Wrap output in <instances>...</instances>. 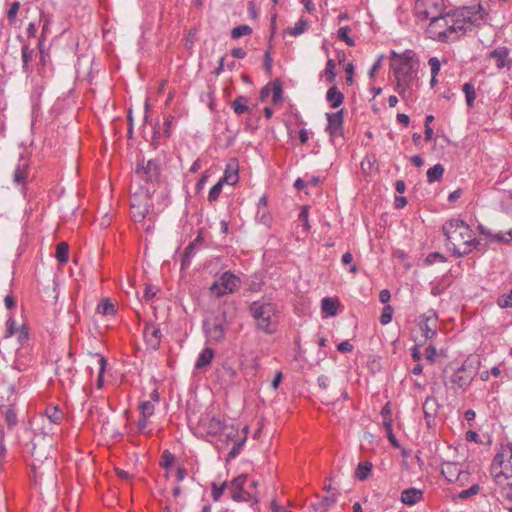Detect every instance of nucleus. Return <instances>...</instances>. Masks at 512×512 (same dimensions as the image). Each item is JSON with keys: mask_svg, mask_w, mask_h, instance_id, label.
<instances>
[{"mask_svg": "<svg viewBox=\"0 0 512 512\" xmlns=\"http://www.w3.org/2000/svg\"><path fill=\"white\" fill-rule=\"evenodd\" d=\"M438 411V402L434 397H427L423 403L424 417L428 425L434 419Z\"/></svg>", "mask_w": 512, "mask_h": 512, "instance_id": "25", "label": "nucleus"}, {"mask_svg": "<svg viewBox=\"0 0 512 512\" xmlns=\"http://www.w3.org/2000/svg\"><path fill=\"white\" fill-rule=\"evenodd\" d=\"M98 364H99V372H98V378H97V387L102 388L103 387V375L107 366V361L103 356H99L98 358Z\"/></svg>", "mask_w": 512, "mask_h": 512, "instance_id": "46", "label": "nucleus"}, {"mask_svg": "<svg viewBox=\"0 0 512 512\" xmlns=\"http://www.w3.org/2000/svg\"><path fill=\"white\" fill-rule=\"evenodd\" d=\"M252 33V28L248 25H239L232 29L231 37L233 39H238L240 37L250 35Z\"/></svg>", "mask_w": 512, "mask_h": 512, "instance_id": "40", "label": "nucleus"}, {"mask_svg": "<svg viewBox=\"0 0 512 512\" xmlns=\"http://www.w3.org/2000/svg\"><path fill=\"white\" fill-rule=\"evenodd\" d=\"M96 311L103 316H113L116 313V305L111 299L104 298L97 305Z\"/></svg>", "mask_w": 512, "mask_h": 512, "instance_id": "29", "label": "nucleus"}, {"mask_svg": "<svg viewBox=\"0 0 512 512\" xmlns=\"http://www.w3.org/2000/svg\"><path fill=\"white\" fill-rule=\"evenodd\" d=\"M19 330V328L16 327V321L11 316L6 321V331H5V337L9 338L16 334V332Z\"/></svg>", "mask_w": 512, "mask_h": 512, "instance_id": "53", "label": "nucleus"}, {"mask_svg": "<svg viewBox=\"0 0 512 512\" xmlns=\"http://www.w3.org/2000/svg\"><path fill=\"white\" fill-rule=\"evenodd\" d=\"M467 25L465 20L459 17L456 12L453 14L448 13V28H446V32H441L442 37H439V41L447 42L454 40L456 38L454 35L465 34L468 30Z\"/></svg>", "mask_w": 512, "mask_h": 512, "instance_id": "8", "label": "nucleus"}, {"mask_svg": "<svg viewBox=\"0 0 512 512\" xmlns=\"http://www.w3.org/2000/svg\"><path fill=\"white\" fill-rule=\"evenodd\" d=\"M489 57L495 60L496 67L502 69L511 66L509 59V50L507 47H498L489 53Z\"/></svg>", "mask_w": 512, "mask_h": 512, "instance_id": "22", "label": "nucleus"}, {"mask_svg": "<svg viewBox=\"0 0 512 512\" xmlns=\"http://www.w3.org/2000/svg\"><path fill=\"white\" fill-rule=\"evenodd\" d=\"M29 170V163L25 159L20 158L13 172V182L16 185L24 186L29 176Z\"/></svg>", "mask_w": 512, "mask_h": 512, "instance_id": "20", "label": "nucleus"}, {"mask_svg": "<svg viewBox=\"0 0 512 512\" xmlns=\"http://www.w3.org/2000/svg\"><path fill=\"white\" fill-rule=\"evenodd\" d=\"M299 220L303 223V226L305 230H308L310 228L309 222H308V207L304 206L299 213Z\"/></svg>", "mask_w": 512, "mask_h": 512, "instance_id": "61", "label": "nucleus"}, {"mask_svg": "<svg viewBox=\"0 0 512 512\" xmlns=\"http://www.w3.org/2000/svg\"><path fill=\"white\" fill-rule=\"evenodd\" d=\"M207 433L211 435H218L228 430L227 423L218 417H212L204 424Z\"/></svg>", "mask_w": 512, "mask_h": 512, "instance_id": "23", "label": "nucleus"}, {"mask_svg": "<svg viewBox=\"0 0 512 512\" xmlns=\"http://www.w3.org/2000/svg\"><path fill=\"white\" fill-rule=\"evenodd\" d=\"M308 23L305 20H299L294 27L290 28L288 33L293 36L301 35L307 28Z\"/></svg>", "mask_w": 512, "mask_h": 512, "instance_id": "50", "label": "nucleus"}, {"mask_svg": "<svg viewBox=\"0 0 512 512\" xmlns=\"http://www.w3.org/2000/svg\"><path fill=\"white\" fill-rule=\"evenodd\" d=\"M476 373V368L469 361H464L460 367L451 372L446 368L443 372L444 386L455 393L464 392L472 384Z\"/></svg>", "mask_w": 512, "mask_h": 512, "instance_id": "4", "label": "nucleus"}, {"mask_svg": "<svg viewBox=\"0 0 512 512\" xmlns=\"http://www.w3.org/2000/svg\"><path fill=\"white\" fill-rule=\"evenodd\" d=\"M31 455L33 458L31 467L34 473H37V469L44 462L48 461L50 465L53 464V460L49 455V451L51 449V445L48 448H38L36 443H32Z\"/></svg>", "mask_w": 512, "mask_h": 512, "instance_id": "16", "label": "nucleus"}, {"mask_svg": "<svg viewBox=\"0 0 512 512\" xmlns=\"http://www.w3.org/2000/svg\"><path fill=\"white\" fill-rule=\"evenodd\" d=\"M446 246L456 256L462 257L470 253L478 241L470 227L460 219H451L443 226Z\"/></svg>", "mask_w": 512, "mask_h": 512, "instance_id": "1", "label": "nucleus"}, {"mask_svg": "<svg viewBox=\"0 0 512 512\" xmlns=\"http://www.w3.org/2000/svg\"><path fill=\"white\" fill-rule=\"evenodd\" d=\"M491 474L497 485H504V482L510 480L512 476V444L503 447L499 451L491 464Z\"/></svg>", "mask_w": 512, "mask_h": 512, "instance_id": "6", "label": "nucleus"}, {"mask_svg": "<svg viewBox=\"0 0 512 512\" xmlns=\"http://www.w3.org/2000/svg\"><path fill=\"white\" fill-rule=\"evenodd\" d=\"M479 491H480V486H479V484L476 483V484H473L470 488L462 490L458 494V497L462 500H465V499L470 498L471 496L478 494Z\"/></svg>", "mask_w": 512, "mask_h": 512, "instance_id": "49", "label": "nucleus"}, {"mask_svg": "<svg viewBox=\"0 0 512 512\" xmlns=\"http://www.w3.org/2000/svg\"><path fill=\"white\" fill-rule=\"evenodd\" d=\"M15 335H17V340L20 344V347H23L24 344H30L28 328L25 325L19 328Z\"/></svg>", "mask_w": 512, "mask_h": 512, "instance_id": "47", "label": "nucleus"}, {"mask_svg": "<svg viewBox=\"0 0 512 512\" xmlns=\"http://www.w3.org/2000/svg\"><path fill=\"white\" fill-rule=\"evenodd\" d=\"M224 185L225 183L234 185L238 181V172L225 170L224 176L219 180Z\"/></svg>", "mask_w": 512, "mask_h": 512, "instance_id": "45", "label": "nucleus"}, {"mask_svg": "<svg viewBox=\"0 0 512 512\" xmlns=\"http://www.w3.org/2000/svg\"><path fill=\"white\" fill-rule=\"evenodd\" d=\"M46 416L49 424L58 425L63 419V412L56 406L46 409Z\"/></svg>", "mask_w": 512, "mask_h": 512, "instance_id": "30", "label": "nucleus"}, {"mask_svg": "<svg viewBox=\"0 0 512 512\" xmlns=\"http://www.w3.org/2000/svg\"><path fill=\"white\" fill-rule=\"evenodd\" d=\"M227 487V482H223L222 484L218 485L215 482L211 484V495L215 502L219 501L222 497L225 489Z\"/></svg>", "mask_w": 512, "mask_h": 512, "instance_id": "43", "label": "nucleus"}, {"mask_svg": "<svg viewBox=\"0 0 512 512\" xmlns=\"http://www.w3.org/2000/svg\"><path fill=\"white\" fill-rule=\"evenodd\" d=\"M326 100L330 103L332 108H338L344 100V95L336 86H332L326 93Z\"/></svg>", "mask_w": 512, "mask_h": 512, "instance_id": "28", "label": "nucleus"}, {"mask_svg": "<svg viewBox=\"0 0 512 512\" xmlns=\"http://www.w3.org/2000/svg\"><path fill=\"white\" fill-rule=\"evenodd\" d=\"M222 188H223L222 182L218 181L213 187H211L209 194H208V200L210 202L216 201L221 194Z\"/></svg>", "mask_w": 512, "mask_h": 512, "instance_id": "52", "label": "nucleus"}, {"mask_svg": "<svg viewBox=\"0 0 512 512\" xmlns=\"http://www.w3.org/2000/svg\"><path fill=\"white\" fill-rule=\"evenodd\" d=\"M203 330L209 342L214 344L222 342L226 335L224 318L214 317L205 320Z\"/></svg>", "mask_w": 512, "mask_h": 512, "instance_id": "7", "label": "nucleus"}, {"mask_svg": "<svg viewBox=\"0 0 512 512\" xmlns=\"http://www.w3.org/2000/svg\"><path fill=\"white\" fill-rule=\"evenodd\" d=\"M383 426L385 428V431H386V435H387V438L389 440V442L396 448H398L400 445H399V442L397 440V438L395 437V435L393 434V430H392V419H386L385 421H383Z\"/></svg>", "mask_w": 512, "mask_h": 512, "instance_id": "38", "label": "nucleus"}, {"mask_svg": "<svg viewBox=\"0 0 512 512\" xmlns=\"http://www.w3.org/2000/svg\"><path fill=\"white\" fill-rule=\"evenodd\" d=\"M416 63L412 57L392 52L391 68L397 82L396 90L401 96H406L413 89L417 78Z\"/></svg>", "mask_w": 512, "mask_h": 512, "instance_id": "2", "label": "nucleus"}, {"mask_svg": "<svg viewBox=\"0 0 512 512\" xmlns=\"http://www.w3.org/2000/svg\"><path fill=\"white\" fill-rule=\"evenodd\" d=\"M350 28L348 26L341 27L338 30V38L344 41L348 46L352 47L355 45V41L348 35Z\"/></svg>", "mask_w": 512, "mask_h": 512, "instance_id": "44", "label": "nucleus"}, {"mask_svg": "<svg viewBox=\"0 0 512 512\" xmlns=\"http://www.w3.org/2000/svg\"><path fill=\"white\" fill-rule=\"evenodd\" d=\"M215 356L214 350L210 347L204 348L198 355L195 362V369L201 370L207 367Z\"/></svg>", "mask_w": 512, "mask_h": 512, "instance_id": "26", "label": "nucleus"}, {"mask_svg": "<svg viewBox=\"0 0 512 512\" xmlns=\"http://www.w3.org/2000/svg\"><path fill=\"white\" fill-rule=\"evenodd\" d=\"M498 305L501 308L512 307V290L506 295H502L498 298Z\"/></svg>", "mask_w": 512, "mask_h": 512, "instance_id": "56", "label": "nucleus"}, {"mask_svg": "<svg viewBox=\"0 0 512 512\" xmlns=\"http://www.w3.org/2000/svg\"><path fill=\"white\" fill-rule=\"evenodd\" d=\"M19 9L20 3L18 1L12 2L9 5L6 15L10 25H13L15 23Z\"/></svg>", "mask_w": 512, "mask_h": 512, "instance_id": "41", "label": "nucleus"}, {"mask_svg": "<svg viewBox=\"0 0 512 512\" xmlns=\"http://www.w3.org/2000/svg\"><path fill=\"white\" fill-rule=\"evenodd\" d=\"M430 313L431 315H421L419 317V326L425 339H431L437 333V315L433 311H430Z\"/></svg>", "mask_w": 512, "mask_h": 512, "instance_id": "15", "label": "nucleus"}, {"mask_svg": "<svg viewBox=\"0 0 512 512\" xmlns=\"http://www.w3.org/2000/svg\"><path fill=\"white\" fill-rule=\"evenodd\" d=\"M425 14L427 18H430L427 33L431 38L439 41V37H442L441 32H446V28H448V13L430 16L431 13L426 10Z\"/></svg>", "mask_w": 512, "mask_h": 512, "instance_id": "11", "label": "nucleus"}, {"mask_svg": "<svg viewBox=\"0 0 512 512\" xmlns=\"http://www.w3.org/2000/svg\"><path fill=\"white\" fill-rule=\"evenodd\" d=\"M500 486L502 487V496L512 501V476L510 480L505 481L504 485Z\"/></svg>", "mask_w": 512, "mask_h": 512, "instance_id": "55", "label": "nucleus"}, {"mask_svg": "<svg viewBox=\"0 0 512 512\" xmlns=\"http://www.w3.org/2000/svg\"><path fill=\"white\" fill-rule=\"evenodd\" d=\"M461 471L460 466L454 462H444L442 464L441 473L445 477V479L449 482H454V479L459 478V473Z\"/></svg>", "mask_w": 512, "mask_h": 512, "instance_id": "27", "label": "nucleus"}, {"mask_svg": "<svg viewBox=\"0 0 512 512\" xmlns=\"http://www.w3.org/2000/svg\"><path fill=\"white\" fill-rule=\"evenodd\" d=\"M141 416L150 418L154 413V405L151 401H143L140 406Z\"/></svg>", "mask_w": 512, "mask_h": 512, "instance_id": "48", "label": "nucleus"}, {"mask_svg": "<svg viewBox=\"0 0 512 512\" xmlns=\"http://www.w3.org/2000/svg\"><path fill=\"white\" fill-rule=\"evenodd\" d=\"M55 257L62 264L68 261L69 246L66 242H61L57 245Z\"/></svg>", "mask_w": 512, "mask_h": 512, "instance_id": "35", "label": "nucleus"}, {"mask_svg": "<svg viewBox=\"0 0 512 512\" xmlns=\"http://www.w3.org/2000/svg\"><path fill=\"white\" fill-rule=\"evenodd\" d=\"M174 461H175V456L169 450L163 451V453L161 455V462H160L162 467L169 468L172 466Z\"/></svg>", "mask_w": 512, "mask_h": 512, "instance_id": "51", "label": "nucleus"}, {"mask_svg": "<svg viewBox=\"0 0 512 512\" xmlns=\"http://www.w3.org/2000/svg\"><path fill=\"white\" fill-rule=\"evenodd\" d=\"M151 208V201L148 193L145 192L143 198L134 196L131 198V211L135 221H143Z\"/></svg>", "mask_w": 512, "mask_h": 512, "instance_id": "12", "label": "nucleus"}, {"mask_svg": "<svg viewBox=\"0 0 512 512\" xmlns=\"http://www.w3.org/2000/svg\"><path fill=\"white\" fill-rule=\"evenodd\" d=\"M249 313L255 320L256 328L267 335L276 332L278 316L274 303L265 299L253 301L249 306Z\"/></svg>", "mask_w": 512, "mask_h": 512, "instance_id": "3", "label": "nucleus"}, {"mask_svg": "<svg viewBox=\"0 0 512 512\" xmlns=\"http://www.w3.org/2000/svg\"><path fill=\"white\" fill-rule=\"evenodd\" d=\"M328 125L326 130L330 136L334 137L341 133L343 125V110H339L335 113H326Z\"/></svg>", "mask_w": 512, "mask_h": 512, "instance_id": "19", "label": "nucleus"}, {"mask_svg": "<svg viewBox=\"0 0 512 512\" xmlns=\"http://www.w3.org/2000/svg\"><path fill=\"white\" fill-rule=\"evenodd\" d=\"M336 501H337V494H336V492H332V493H329L327 496H325L320 504L328 507V506H331L332 504H334Z\"/></svg>", "mask_w": 512, "mask_h": 512, "instance_id": "62", "label": "nucleus"}, {"mask_svg": "<svg viewBox=\"0 0 512 512\" xmlns=\"http://www.w3.org/2000/svg\"><path fill=\"white\" fill-rule=\"evenodd\" d=\"M32 360V346L24 344L23 347H18L16 350L13 368L18 371H24L31 364Z\"/></svg>", "mask_w": 512, "mask_h": 512, "instance_id": "13", "label": "nucleus"}, {"mask_svg": "<svg viewBox=\"0 0 512 512\" xmlns=\"http://www.w3.org/2000/svg\"><path fill=\"white\" fill-rule=\"evenodd\" d=\"M469 477V472L461 469L459 473V478L456 477L454 479V482L458 483L460 486H463L468 481Z\"/></svg>", "mask_w": 512, "mask_h": 512, "instance_id": "63", "label": "nucleus"}, {"mask_svg": "<svg viewBox=\"0 0 512 512\" xmlns=\"http://www.w3.org/2000/svg\"><path fill=\"white\" fill-rule=\"evenodd\" d=\"M33 50H31L27 45H23L21 49L22 62H23V71L28 73L30 71L29 62L33 59Z\"/></svg>", "mask_w": 512, "mask_h": 512, "instance_id": "36", "label": "nucleus"}, {"mask_svg": "<svg viewBox=\"0 0 512 512\" xmlns=\"http://www.w3.org/2000/svg\"><path fill=\"white\" fill-rule=\"evenodd\" d=\"M425 358L433 363L435 361V358H436V355H437V350L436 348L433 346V345H429L426 347L425 349Z\"/></svg>", "mask_w": 512, "mask_h": 512, "instance_id": "60", "label": "nucleus"}, {"mask_svg": "<svg viewBox=\"0 0 512 512\" xmlns=\"http://www.w3.org/2000/svg\"><path fill=\"white\" fill-rule=\"evenodd\" d=\"M444 174V167L442 164H435L433 167L428 169L427 171V181L429 183H434L440 181Z\"/></svg>", "mask_w": 512, "mask_h": 512, "instance_id": "31", "label": "nucleus"}, {"mask_svg": "<svg viewBox=\"0 0 512 512\" xmlns=\"http://www.w3.org/2000/svg\"><path fill=\"white\" fill-rule=\"evenodd\" d=\"M246 482L247 475L245 474L239 475L230 482L231 498L237 502H248L252 499H255V501L258 502V499H256L250 492L244 490Z\"/></svg>", "mask_w": 512, "mask_h": 512, "instance_id": "9", "label": "nucleus"}, {"mask_svg": "<svg viewBox=\"0 0 512 512\" xmlns=\"http://www.w3.org/2000/svg\"><path fill=\"white\" fill-rule=\"evenodd\" d=\"M337 349L341 353H349L353 350V345L349 341H343L338 344Z\"/></svg>", "mask_w": 512, "mask_h": 512, "instance_id": "64", "label": "nucleus"}, {"mask_svg": "<svg viewBox=\"0 0 512 512\" xmlns=\"http://www.w3.org/2000/svg\"><path fill=\"white\" fill-rule=\"evenodd\" d=\"M445 261V257L440 254V253H437V252H434V253H430L426 259H425V262L427 264H434L436 262H444Z\"/></svg>", "mask_w": 512, "mask_h": 512, "instance_id": "57", "label": "nucleus"}, {"mask_svg": "<svg viewBox=\"0 0 512 512\" xmlns=\"http://www.w3.org/2000/svg\"><path fill=\"white\" fill-rule=\"evenodd\" d=\"M371 469H372L371 462H369V461L360 462L357 466L355 475L360 481H364L365 479H367L369 473L371 472Z\"/></svg>", "mask_w": 512, "mask_h": 512, "instance_id": "34", "label": "nucleus"}, {"mask_svg": "<svg viewBox=\"0 0 512 512\" xmlns=\"http://www.w3.org/2000/svg\"><path fill=\"white\" fill-rule=\"evenodd\" d=\"M232 108L234 112L238 115H241L249 110L248 107V99L245 96H238L233 102H232Z\"/></svg>", "mask_w": 512, "mask_h": 512, "instance_id": "33", "label": "nucleus"}, {"mask_svg": "<svg viewBox=\"0 0 512 512\" xmlns=\"http://www.w3.org/2000/svg\"><path fill=\"white\" fill-rule=\"evenodd\" d=\"M340 307L341 304L337 297H324L321 300V312L324 318L336 316Z\"/></svg>", "mask_w": 512, "mask_h": 512, "instance_id": "21", "label": "nucleus"}, {"mask_svg": "<svg viewBox=\"0 0 512 512\" xmlns=\"http://www.w3.org/2000/svg\"><path fill=\"white\" fill-rule=\"evenodd\" d=\"M143 336L147 346L150 349H158L161 343L162 334L160 328L157 325L153 323L147 324L144 328Z\"/></svg>", "mask_w": 512, "mask_h": 512, "instance_id": "17", "label": "nucleus"}, {"mask_svg": "<svg viewBox=\"0 0 512 512\" xmlns=\"http://www.w3.org/2000/svg\"><path fill=\"white\" fill-rule=\"evenodd\" d=\"M197 248L195 247V243H190L184 251L182 266L188 265L190 262V258L196 253Z\"/></svg>", "mask_w": 512, "mask_h": 512, "instance_id": "54", "label": "nucleus"}, {"mask_svg": "<svg viewBox=\"0 0 512 512\" xmlns=\"http://www.w3.org/2000/svg\"><path fill=\"white\" fill-rule=\"evenodd\" d=\"M429 65L431 69V75L437 76L441 68L439 59L437 57H431L429 59Z\"/></svg>", "mask_w": 512, "mask_h": 512, "instance_id": "58", "label": "nucleus"}, {"mask_svg": "<svg viewBox=\"0 0 512 512\" xmlns=\"http://www.w3.org/2000/svg\"><path fill=\"white\" fill-rule=\"evenodd\" d=\"M282 87L279 83H274L272 88V99L274 103L279 102L282 99Z\"/></svg>", "mask_w": 512, "mask_h": 512, "instance_id": "59", "label": "nucleus"}, {"mask_svg": "<svg viewBox=\"0 0 512 512\" xmlns=\"http://www.w3.org/2000/svg\"><path fill=\"white\" fill-rule=\"evenodd\" d=\"M242 432H243V437H242L238 442H236V443L233 445V447L230 449V451H229V453H228V457H229L230 459H234V458H236V457L240 454V452H241V450H242L243 446H244V445H245V443H246L248 428H247V427H244V428L242 429Z\"/></svg>", "mask_w": 512, "mask_h": 512, "instance_id": "32", "label": "nucleus"}, {"mask_svg": "<svg viewBox=\"0 0 512 512\" xmlns=\"http://www.w3.org/2000/svg\"><path fill=\"white\" fill-rule=\"evenodd\" d=\"M136 174L139 178L146 182H153L159 178L160 175V163L156 159L148 160L146 163L142 161L138 163L136 168Z\"/></svg>", "mask_w": 512, "mask_h": 512, "instance_id": "10", "label": "nucleus"}, {"mask_svg": "<svg viewBox=\"0 0 512 512\" xmlns=\"http://www.w3.org/2000/svg\"><path fill=\"white\" fill-rule=\"evenodd\" d=\"M394 308L391 305H384L379 321L382 325H387L392 321Z\"/></svg>", "mask_w": 512, "mask_h": 512, "instance_id": "39", "label": "nucleus"}, {"mask_svg": "<svg viewBox=\"0 0 512 512\" xmlns=\"http://www.w3.org/2000/svg\"><path fill=\"white\" fill-rule=\"evenodd\" d=\"M468 25L479 26L484 21V14L480 5L464 7L456 12Z\"/></svg>", "mask_w": 512, "mask_h": 512, "instance_id": "14", "label": "nucleus"}, {"mask_svg": "<svg viewBox=\"0 0 512 512\" xmlns=\"http://www.w3.org/2000/svg\"><path fill=\"white\" fill-rule=\"evenodd\" d=\"M423 498V491L417 488H408L401 493V502L406 505H415Z\"/></svg>", "mask_w": 512, "mask_h": 512, "instance_id": "24", "label": "nucleus"}, {"mask_svg": "<svg viewBox=\"0 0 512 512\" xmlns=\"http://www.w3.org/2000/svg\"><path fill=\"white\" fill-rule=\"evenodd\" d=\"M16 403L17 394L14 385L0 384V413L4 416L5 423L9 430H12L18 424L15 409Z\"/></svg>", "mask_w": 512, "mask_h": 512, "instance_id": "5", "label": "nucleus"}, {"mask_svg": "<svg viewBox=\"0 0 512 512\" xmlns=\"http://www.w3.org/2000/svg\"><path fill=\"white\" fill-rule=\"evenodd\" d=\"M240 285L241 280L236 274L225 271L212 283L210 288H237Z\"/></svg>", "mask_w": 512, "mask_h": 512, "instance_id": "18", "label": "nucleus"}, {"mask_svg": "<svg viewBox=\"0 0 512 512\" xmlns=\"http://www.w3.org/2000/svg\"><path fill=\"white\" fill-rule=\"evenodd\" d=\"M464 94L466 103L469 107H473L475 98H476V91L474 88V85L471 83H465L462 88Z\"/></svg>", "mask_w": 512, "mask_h": 512, "instance_id": "37", "label": "nucleus"}, {"mask_svg": "<svg viewBox=\"0 0 512 512\" xmlns=\"http://www.w3.org/2000/svg\"><path fill=\"white\" fill-rule=\"evenodd\" d=\"M335 67H336L335 61L333 59H328V61L326 63L324 75H325L326 80L329 83H332L335 80V77H336Z\"/></svg>", "mask_w": 512, "mask_h": 512, "instance_id": "42", "label": "nucleus"}]
</instances>
